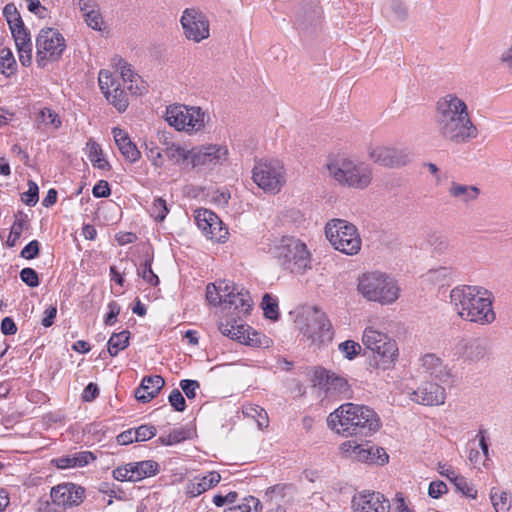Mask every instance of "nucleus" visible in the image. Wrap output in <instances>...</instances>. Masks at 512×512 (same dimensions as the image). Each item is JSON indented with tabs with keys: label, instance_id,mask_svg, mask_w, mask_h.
Here are the masks:
<instances>
[{
	"label": "nucleus",
	"instance_id": "nucleus-1",
	"mask_svg": "<svg viewBox=\"0 0 512 512\" xmlns=\"http://www.w3.org/2000/svg\"><path fill=\"white\" fill-rule=\"evenodd\" d=\"M435 127L442 140L455 145L469 143L479 135L467 103L455 93L436 102Z\"/></svg>",
	"mask_w": 512,
	"mask_h": 512
},
{
	"label": "nucleus",
	"instance_id": "nucleus-2",
	"mask_svg": "<svg viewBox=\"0 0 512 512\" xmlns=\"http://www.w3.org/2000/svg\"><path fill=\"white\" fill-rule=\"evenodd\" d=\"M328 427L344 437H369L381 426L380 418L371 408L354 403H345L327 417Z\"/></svg>",
	"mask_w": 512,
	"mask_h": 512
},
{
	"label": "nucleus",
	"instance_id": "nucleus-3",
	"mask_svg": "<svg viewBox=\"0 0 512 512\" xmlns=\"http://www.w3.org/2000/svg\"><path fill=\"white\" fill-rule=\"evenodd\" d=\"M493 295L481 286L459 285L450 291V302L466 321L487 325L495 320Z\"/></svg>",
	"mask_w": 512,
	"mask_h": 512
},
{
	"label": "nucleus",
	"instance_id": "nucleus-4",
	"mask_svg": "<svg viewBox=\"0 0 512 512\" xmlns=\"http://www.w3.org/2000/svg\"><path fill=\"white\" fill-rule=\"evenodd\" d=\"M357 292L366 301L385 306L391 305L399 299L401 289L393 276L374 270L364 272L358 277Z\"/></svg>",
	"mask_w": 512,
	"mask_h": 512
},
{
	"label": "nucleus",
	"instance_id": "nucleus-5",
	"mask_svg": "<svg viewBox=\"0 0 512 512\" xmlns=\"http://www.w3.org/2000/svg\"><path fill=\"white\" fill-rule=\"evenodd\" d=\"M329 176L339 185L363 190L373 179L372 167L354 157L337 156L327 163Z\"/></svg>",
	"mask_w": 512,
	"mask_h": 512
},
{
	"label": "nucleus",
	"instance_id": "nucleus-6",
	"mask_svg": "<svg viewBox=\"0 0 512 512\" xmlns=\"http://www.w3.org/2000/svg\"><path fill=\"white\" fill-rule=\"evenodd\" d=\"M269 252L280 265L295 274L311 269V254L306 244L293 236H282L273 240Z\"/></svg>",
	"mask_w": 512,
	"mask_h": 512
},
{
	"label": "nucleus",
	"instance_id": "nucleus-7",
	"mask_svg": "<svg viewBox=\"0 0 512 512\" xmlns=\"http://www.w3.org/2000/svg\"><path fill=\"white\" fill-rule=\"evenodd\" d=\"M325 235L335 250L356 255L361 249V238L356 226L343 219H332L325 226Z\"/></svg>",
	"mask_w": 512,
	"mask_h": 512
},
{
	"label": "nucleus",
	"instance_id": "nucleus-8",
	"mask_svg": "<svg viewBox=\"0 0 512 512\" xmlns=\"http://www.w3.org/2000/svg\"><path fill=\"white\" fill-rule=\"evenodd\" d=\"M362 343L367 350L372 352L375 365L379 368H389L398 356L395 340L373 327L365 328Z\"/></svg>",
	"mask_w": 512,
	"mask_h": 512
},
{
	"label": "nucleus",
	"instance_id": "nucleus-9",
	"mask_svg": "<svg viewBox=\"0 0 512 512\" xmlns=\"http://www.w3.org/2000/svg\"><path fill=\"white\" fill-rule=\"evenodd\" d=\"M296 325L311 343H323L332 339L330 321L326 314L315 306L303 308L297 316Z\"/></svg>",
	"mask_w": 512,
	"mask_h": 512
},
{
	"label": "nucleus",
	"instance_id": "nucleus-10",
	"mask_svg": "<svg viewBox=\"0 0 512 512\" xmlns=\"http://www.w3.org/2000/svg\"><path fill=\"white\" fill-rule=\"evenodd\" d=\"M254 183L266 193H278L286 182L285 169L278 160H259L253 167Z\"/></svg>",
	"mask_w": 512,
	"mask_h": 512
},
{
	"label": "nucleus",
	"instance_id": "nucleus-11",
	"mask_svg": "<svg viewBox=\"0 0 512 512\" xmlns=\"http://www.w3.org/2000/svg\"><path fill=\"white\" fill-rule=\"evenodd\" d=\"M453 359L466 365L484 362L489 358V345L486 339L462 337L455 339L450 347Z\"/></svg>",
	"mask_w": 512,
	"mask_h": 512
},
{
	"label": "nucleus",
	"instance_id": "nucleus-12",
	"mask_svg": "<svg viewBox=\"0 0 512 512\" xmlns=\"http://www.w3.org/2000/svg\"><path fill=\"white\" fill-rule=\"evenodd\" d=\"M66 48L63 35L56 29L43 28L36 38V61L39 67L57 61Z\"/></svg>",
	"mask_w": 512,
	"mask_h": 512
},
{
	"label": "nucleus",
	"instance_id": "nucleus-13",
	"mask_svg": "<svg viewBox=\"0 0 512 512\" xmlns=\"http://www.w3.org/2000/svg\"><path fill=\"white\" fill-rule=\"evenodd\" d=\"M226 144L208 143L193 147L192 168L214 169L223 166L229 158Z\"/></svg>",
	"mask_w": 512,
	"mask_h": 512
},
{
	"label": "nucleus",
	"instance_id": "nucleus-14",
	"mask_svg": "<svg viewBox=\"0 0 512 512\" xmlns=\"http://www.w3.org/2000/svg\"><path fill=\"white\" fill-rule=\"evenodd\" d=\"M339 449L344 457L359 462L383 465L389 459L384 448L376 447L369 443L359 444L354 440H347L340 445Z\"/></svg>",
	"mask_w": 512,
	"mask_h": 512
},
{
	"label": "nucleus",
	"instance_id": "nucleus-15",
	"mask_svg": "<svg viewBox=\"0 0 512 512\" xmlns=\"http://www.w3.org/2000/svg\"><path fill=\"white\" fill-rule=\"evenodd\" d=\"M160 472V465L154 460L129 462L113 469L112 476L120 482H139Z\"/></svg>",
	"mask_w": 512,
	"mask_h": 512
},
{
	"label": "nucleus",
	"instance_id": "nucleus-16",
	"mask_svg": "<svg viewBox=\"0 0 512 512\" xmlns=\"http://www.w3.org/2000/svg\"><path fill=\"white\" fill-rule=\"evenodd\" d=\"M185 37L195 43L207 39L210 35L209 21L199 10L187 8L180 19Z\"/></svg>",
	"mask_w": 512,
	"mask_h": 512
},
{
	"label": "nucleus",
	"instance_id": "nucleus-17",
	"mask_svg": "<svg viewBox=\"0 0 512 512\" xmlns=\"http://www.w3.org/2000/svg\"><path fill=\"white\" fill-rule=\"evenodd\" d=\"M99 87L107 101L119 112H124L129 105L128 97L117 80L108 70H101L98 76Z\"/></svg>",
	"mask_w": 512,
	"mask_h": 512
},
{
	"label": "nucleus",
	"instance_id": "nucleus-18",
	"mask_svg": "<svg viewBox=\"0 0 512 512\" xmlns=\"http://www.w3.org/2000/svg\"><path fill=\"white\" fill-rule=\"evenodd\" d=\"M369 158L384 167L398 168L411 161V153L407 149L377 145L368 150Z\"/></svg>",
	"mask_w": 512,
	"mask_h": 512
},
{
	"label": "nucleus",
	"instance_id": "nucleus-19",
	"mask_svg": "<svg viewBox=\"0 0 512 512\" xmlns=\"http://www.w3.org/2000/svg\"><path fill=\"white\" fill-rule=\"evenodd\" d=\"M195 221L198 228L208 239L216 242L226 241L228 229L213 211L203 208L196 210Z\"/></svg>",
	"mask_w": 512,
	"mask_h": 512
},
{
	"label": "nucleus",
	"instance_id": "nucleus-20",
	"mask_svg": "<svg viewBox=\"0 0 512 512\" xmlns=\"http://www.w3.org/2000/svg\"><path fill=\"white\" fill-rule=\"evenodd\" d=\"M219 330L225 336L251 347H268L269 339L249 326L220 323Z\"/></svg>",
	"mask_w": 512,
	"mask_h": 512
},
{
	"label": "nucleus",
	"instance_id": "nucleus-21",
	"mask_svg": "<svg viewBox=\"0 0 512 512\" xmlns=\"http://www.w3.org/2000/svg\"><path fill=\"white\" fill-rule=\"evenodd\" d=\"M50 496L55 505L66 509L79 506L85 499V490L74 483H63L53 487Z\"/></svg>",
	"mask_w": 512,
	"mask_h": 512
},
{
	"label": "nucleus",
	"instance_id": "nucleus-22",
	"mask_svg": "<svg viewBox=\"0 0 512 512\" xmlns=\"http://www.w3.org/2000/svg\"><path fill=\"white\" fill-rule=\"evenodd\" d=\"M352 507L355 512H389L390 502L379 492L363 491L353 497Z\"/></svg>",
	"mask_w": 512,
	"mask_h": 512
},
{
	"label": "nucleus",
	"instance_id": "nucleus-23",
	"mask_svg": "<svg viewBox=\"0 0 512 512\" xmlns=\"http://www.w3.org/2000/svg\"><path fill=\"white\" fill-rule=\"evenodd\" d=\"M315 377L318 383L325 387L327 394L341 396L345 399L351 397L350 385L344 377L322 368L315 371Z\"/></svg>",
	"mask_w": 512,
	"mask_h": 512
},
{
	"label": "nucleus",
	"instance_id": "nucleus-24",
	"mask_svg": "<svg viewBox=\"0 0 512 512\" xmlns=\"http://www.w3.org/2000/svg\"><path fill=\"white\" fill-rule=\"evenodd\" d=\"M411 400L427 406L441 405L445 401V389L437 383L425 382L412 392Z\"/></svg>",
	"mask_w": 512,
	"mask_h": 512
},
{
	"label": "nucleus",
	"instance_id": "nucleus-25",
	"mask_svg": "<svg viewBox=\"0 0 512 512\" xmlns=\"http://www.w3.org/2000/svg\"><path fill=\"white\" fill-rule=\"evenodd\" d=\"M113 66L119 71L121 79L127 84L128 90L134 95H141L146 92L147 86L139 75L134 73L131 65L123 58L115 56L112 59Z\"/></svg>",
	"mask_w": 512,
	"mask_h": 512
},
{
	"label": "nucleus",
	"instance_id": "nucleus-26",
	"mask_svg": "<svg viewBox=\"0 0 512 512\" xmlns=\"http://www.w3.org/2000/svg\"><path fill=\"white\" fill-rule=\"evenodd\" d=\"M418 370L425 375L436 379H444L449 376L447 366L435 353H426L418 359Z\"/></svg>",
	"mask_w": 512,
	"mask_h": 512
},
{
	"label": "nucleus",
	"instance_id": "nucleus-27",
	"mask_svg": "<svg viewBox=\"0 0 512 512\" xmlns=\"http://www.w3.org/2000/svg\"><path fill=\"white\" fill-rule=\"evenodd\" d=\"M164 384L165 381L160 375L145 376L135 390V398L142 403H147L157 396Z\"/></svg>",
	"mask_w": 512,
	"mask_h": 512
},
{
	"label": "nucleus",
	"instance_id": "nucleus-28",
	"mask_svg": "<svg viewBox=\"0 0 512 512\" xmlns=\"http://www.w3.org/2000/svg\"><path fill=\"white\" fill-rule=\"evenodd\" d=\"M18 51L19 61L23 66H29L32 62V41L25 26L11 30Z\"/></svg>",
	"mask_w": 512,
	"mask_h": 512
},
{
	"label": "nucleus",
	"instance_id": "nucleus-29",
	"mask_svg": "<svg viewBox=\"0 0 512 512\" xmlns=\"http://www.w3.org/2000/svg\"><path fill=\"white\" fill-rule=\"evenodd\" d=\"M115 144L123 157L130 163L138 161L141 157V152L137 146L131 141L129 135L124 130L115 127L112 130Z\"/></svg>",
	"mask_w": 512,
	"mask_h": 512
},
{
	"label": "nucleus",
	"instance_id": "nucleus-30",
	"mask_svg": "<svg viewBox=\"0 0 512 512\" xmlns=\"http://www.w3.org/2000/svg\"><path fill=\"white\" fill-rule=\"evenodd\" d=\"M96 460V456L90 451H80L69 455H63L51 460L58 469L84 467Z\"/></svg>",
	"mask_w": 512,
	"mask_h": 512
},
{
	"label": "nucleus",
	"instance_id": "nucleus-31",
	"mask_svg": "<svg viewBox=\"0 0 512 512\" xmlns=\"http://www.w3.org/2000/svg\"><path fill=\"white\" fill-rule=\"evenodd\" d=\"M78 6L86 24L96 31H102L104 20L98 4L94 0H79Z\"/></svg>",
	"mask_w": 512,
	"mask_h": 512
},
{
	"label": "nucleus",
	"instance_id": "nucleus-32",
	"mask_svg": "<svg viewBox=\"0 0 512 512\" xmlns=\"http://www.w3.org/2000/svg\"><path fill=\"white\" fill-rule=\"evenodd\" d=\"M186 113V130L188 134H196L205 129L209 121V115L202 108L197 106H187Z\"/></svg>",
	"mask_w": 512,
	"mask_h": 512
},
{
	"label": "nucleus",
	"instance_id": "nucleus-33",
	"mask_svg": "<svg viewBox=\"0 0 512 512\" xmlns=\"http://www.w3.org/2000/svg\"><path fill=\"white\" fill-rule=\"evenodd\" d=\"M35 125L39 130H58L62 120L54 110L44 107L35 115Z\"/></svg>",
	"mask_w": 512,
	"mask_h": 512
},
{
	"label": "nucleus",
	"instance_id": "nucleus-34",
	"mask_svg": "<svg viewBox=\"0 0 512 512\" xmlns=\"http://www.w3.org/2000/svg\"><path fill=\"white\" fill-rule=\"evenodd\" d=\"M187 106L174 104L170 105L166 108V112L164 115L167 123L174 127L177 131L186 130V113Z\"/></svg>",
	"mask_w": 512,
	"mask_h": 512
},
{
	"label": "nucleus",
	"instance_id": "nucleus-35",
	"mask_svg": "<svg viewBox=\"0 0 512 512\" xmlns=\"http://www.w3.org/2000/svg\"><path fill=\"white\" fill-rule=\"evenodd\" d=\"M164 152L167 158L174 164L187 163L192 166L193 147L187 148L177 143H171L165 148Z\"/></svg>",
	"mask_w": 512,
	"mask_h": 512
},
{
	"label": "nucleus",
	"instance_id": "nucleus-36",
	"mask_svg": "<svg viewBox=\"0 0 512 512\" xmlns=\"http://www.w3.org/2000/svg\"><path fill=\"white\" fill-rule=\"evenodd\" d=\"M224 304H228L242 313H247L252 307V300L249 292L238 286L229 298H224Z\"/></svg>",
	"mask_w": 512,
	"mask_h": 512
},
{
	"label": "nucleus",
	"instance_id": "nucleus-37",
	"mask_svg": "<svg viewBox=\"0 0 512 512\" xmlns=\"http://www.w3.org/2000/svg\"><path fill=\"white\" fill-rule=\"evenodd\" d=\"M450 196L460 200L463 203H468L475 200L479 195V189L476 186L463 185L452 182L448 189Z\"/></svg>",
	"mask_w": 512,
	"mask_h": 512
},
{
	"label": "nucleus",
	"instance_id": "nucleus-38",
	"mask_svg": "<svg viewBox=\"0 0 512 512\" xmlns=\"http://www.w3.org/2000/svg\"><path fill=\"white\" fill-rule=\"evenodd\" d=\"M220 480V474L216 471H211L207 475L198 479L197 482L192 483L189 486V493L194 497L198 496L207 491L208 489L217 485L220 482Z\"/></svg>",
	"mask_w": 512,
	"mask_h": 512
},
{
	"label": "nucleus",
	"instance_id": "nucleus-39",
	"mask_svg": "<svg viewBox=\"0 0 512 512\" xmlns=\"http://www.w3.org/2000/svg\"><path fill=\"white\" fill-rule=\"evenodd\" d=\"M385 13L396 22L406 21L409 15L408 7L402 0H390L386 5Z\"/></svg>",
	"mask_w": 512,
	"mask_h": 512
},
{
	"label": "nucleus",
	"instance_id": "nucleus-40",
	"mask_svg": "<svg viewBox=\"0 0 512 512\" xmlns=\"http://www.w3.org/2000/svg\"><path fill=\"white\" fill-rule=\"evenodd\" d=\"M490 498L496 512H512V494L493 488Z\"/></svg>",
	"mask_w": 512,
	"mask_h": 512
},
{
	"label": "nucleus",
	"instance_id": "nucleus-41",
	"mask_svg": "<svg viewBox=\"0 0 512 512\" xmlns=\"http://www.w3.org/2000/svg\"><path fill=\"white\" fill-rule=\"evenodd\" d=\"M87 156L94 167L99 169H107L109 163L104 159L102 149L99 144L89 140L86 144Z\"/></svg>",
	"mask_w": 512,
	"mask_h": 512
},
{
	"label": "nucleus",
	"instance_id": "nucleus-42",
	"mask_svg": "<svg viewBox=\"0 0 512 512\" xmlns=\"http://www.w3.org/2000/svg\"><path fill=\"white\" fill-rule=\"evenodd\" d=\"M130 333L127 330L119 333H113L108 340V352L111 356H116L124 350L129 344Z\"/></svg>",
	"mask_w": 512,
	"mask_h": 512
},
{
	"label": "nucleus",
	"instance_id": "nucleus-43",
	"mask_svg": "<svg viewBox=\"0 0 512 512\" xmlns=\"http://www.w3.org/2000/svg\"><path fill=\"white\" fill-rule=\"evenodd\" d=\"M243 413L246 417L254 419L260 429L266 428L269 424L267 412L258 405L245 406Z\"/></svg>",
	"mask_w": 512,
	"mask_h": 512
},
{
	"label": "nucleus",
	"instance_id": "nucleus-44",
	"mask_svg": "<svg viewBox=\"0 0 512 512\" xmlns=\"http://www.w3.org/2000/svg\"><path fill=\"white\" fill-rule=\"evenodd\" d=\"M260 501L253 497H245L241 503L230 506L224 512H258Z\"/></svg>",
	"mask_w": 512,
	"mask_h": 512
},
{
	"label": "nucleus",
	"instance_id": "nucleus-45",
	"mask_svg": "<svg viewBox=\"0 0 512 512\" xmlns=\"http://www.w3.org/2000/svg\"><path fill=\"white\" fill-rule=\"evenodd\" d=\"M3 15L9 25L10 31L21 28V26L24 25L20 13L13 3H9L4 7Z\"/></svg>",
	"mask_w": 512,
	"mask_h": 512
},
{
	"label": "nucleus",
	"instance_id": "nucleus-46",
	"mask_svg": "<svg viewBox=\"0 0 512 512\" xmlns=\"http://www.w3.org/2000/svg\"><path fill=\"white\" fill-rule=\"evenodd\" d=\"M137 273L142 279L152 286H157L159 284L158 276L152 270V258L147 257L138 269Z\"/></svg>",
	"mask_w": 512,
	"mask_h": 512
},
{
	"label": "nucleus",
	"instance_id": "nucleus-47",
	"mask_svg": "<svg viewBox=\"0 0 512 512\" xmlns=\"http://www.w3.org/2000/svg\"><path fill=\"white\" fill-rule=\"evenodd\" d=\"M144 151H145L146 157L149 159V161L151 162V164L154 167L159 168V167L163 166V164H164L163 155H162L160 149L158 148V146L154 142H152V141L145 142Z\"/></svg>",
	"mask_w": 512,
	"mask_h": 512
},
{
	"label": "nucleus",
	"instance_id": "nucleus-48",
	"mask_svg": "<svg viewBox=\"0 0 512 512\" xmlns=\"http://www.w3.org/2000/svg\"><path fill=\"white\" fill-rule=\"evenodd\" d=\"M0 66L3 69V73L8 75L16 71L17 64L11 49L2 48L0 50Z\"/></svg>",
	"mask_w": 512,
	"mask_h": 512
},
{
	"label": "nucleus",
	"instance_id": "nucleus-49",
	"mask_svg": "<svg viewBox=\"0 0 512 512\" xmlns=\"http://www.w3.org/2000/svg\"><path fill=\"white\" fill-rule=\"evenodd\" d=\"M457 491L461 492L464 496L475 499L477 490L475 487L463 476L458 475L452 482Z\"/></svg>",
	"mask_w": 512,
	"mask_h": 512
},
{
	"label": "nucleus",
	"instance_id": "nucleus-50",
	"mask_svg": "<svg viewBox=\"0 0 512 512\" xmlns=\"http://www.w3.org/2000/svg\"><path fill=\"white\" fill-rule=\"evenodd\" d=\"M262 308L266 318L276 320L279 316L278 303L275 298L265 294L262 298Z\"/></svg>",
	"mask_w": 512,
	"mask_h": 512
},
{
	"label": "nucleus",
	"instance_id": "nucleus-51",
	"mask_svg": "<svg viewBox=\"0 0 512 512\" xmlns=\"http://www.w3.org/2000/svg\"><path fill=\"white\" fill-rule=\"evenodd\" d=\"M149 212L155 220L159 222L163 221L168 213L166 201L162 198H155Z\"/></svg>",
	"mask_w": 512,
	"mask_h": 512
},
{
	"label": "nucleus",
	"instance_id": "nucleus-52",
	"mask_svg": "<svg viewBox=\"0 0 512 512\" xmlns=\"http://www.w3.org/2000/svg\"><path fill=\"white\" fill-rule=\"evenodd\" d=\"M186 438H187V435L183 429H175L167 435L160 436L158 438V441L165 446H171V445L180 443L181 441L185 440Z\"/></svg>",
	"mask_w": 512,
	"mask_h": 512
},
{
	"label": "nucleus",
	"instance_id": "nucleus-53",
	"mask_svg": "<svg viewBox=\"0 0 512 512\" xmlns=\"http://www.w3.org/2000/svg\"><path fill=\"white\" fill-rule=\"evenodd\" d=\"M25 226V221L23 219L17 220L13 223L11 227L10 234L7 239V245L9 247H14L16 245L17 240L20 238Z\"/></svg>",
	"mask_w": 512,
	"mask_h": 512
},
{
	"label": "nucleus",
	"instance_id": "nucleus-54",
	"mask_svg": "<svg viewBox=\"0 0 512 512\" xmlns=\"http://www.w3.org/2000/svg\"><path fill=\"white\" fill-rule=\"evenodd\" d=\"M136 442L147 441L156 435V428L153 425H141L134 429Z\"/></svg>",
	"mask_w": 512,
	"mask_h": 512
},
{
	"label": "nucleus",
	"instance_id": "nucleus-55",
	"mask_svg": "<svg viewBox=\"0 0 512 512\" xmlns=\"http://www.w3.org/2000/svg\"><path fill=\"white\" fill-rule=\"evenodd\" d=\"M339 350L349 360H352L361 350V346L352 340H347L339 345Z\"/></svg>",
	"mask_w": 512,
	"mask_h": 512
},
{
	"label": "nucleus",
	"instance_id": "nucleus-56",
	"mask_svg": "<svg viewBox=\"0 0 512 512\" xmlns=\"http://www.w3.org/2000/svg\"><path fill=\"white\" fill-rule=\"evenodd\" d=\"M21 280L29 287H37L39 285V277L37 272L32 268H23L20 272Z\"/></svg>",
	"mask_w": 512,
	"mask_h": 512
},
{
	"label": "nucleus",
	"instance_id": "nucleus-57",
	"mask_svg": "<svg viewBox=\"0 0 512 512\" xmlns=\"http://www.w3.org/2000/svg\"><path fill=\"white\" fill-rule=\"evenodd\" d=\"M170 405L178 412H182L186 408V401L182 393L178 389H173L168 397Z\"/></svg>",
	"mask_w": 512,
	"mask_h": 512
},
{
	"label": "nucleus",
	"instance_id": "nucleus-58",
	"mask_svg": "<svg viewBox=\"0 0 512 512\" xmlns=\"http://www.w3.org/2000/svg\"><path fill=\"white\" fill-rule=\"evenodd\" d=\"M21 200L28 206H34L38 202V186L29 182V189L21 196Z\"/></svg>",
	"mask_w": 512,
	"mask_h": 512
},
{
	"label": "nucleus",
	"instance_id": "nucleus-59",
	"mask_svg": "<svg viewBox=\"0 0 512 512\" xmlns=\"http://www.w3.org/2000/svg\"><path fill=\"white\" fill-rule=\"evenodd\" d=\"M200 385L196 380L184 379L180 381V388L188 399H193L196 396V391Z\"/></svg>",
	"mask_w": 512,
	"mask_h": 512
},
{
	"label": "nucleus",
	"instance_id": "nucleus-60",
	"mask_svg": "<svg viewBox=\"0 0 512 512\" xmlns=\"http://www.w3.org/2000/svg\"><path fill=\"white\" fill-rule=\"evenodd\" d=\"M220 294L217 284L212 283L207 285L206 299L211 305L218 306L222 303Z\"/></svg>",
	"mask_w": 512,
	"mask_h": 512
},
{
	"label": "nucleus",
	"instance_id": "nucleus-61",
	"mask_svg": "<svg viewBox=\"0 0 512 512\" xmlns=\"http://www.w3.org/2000/svg\"><path fill=\"white\" fill-rule=\"evenodd\" d=\"M39 254V242L37 240L30 241L21 251V257L25 259H34Z\"/></svg>",
	"mask_w": 512,
	"mask_h": 512
},
{
	"label": "nucleus",
	"instance_id": "nucleus-62",
	"mask_svg": "<svg viewBox=\"0 0 512 512\" xmlns=\"http://www.w3.org/2000/svg\"><path fill=\"white\" fill-rule=\"evenodd\" d=\"M447 485L442 481H433L430 483L428 488V495L432 498H439L443 494L447 493Z\"/></svg>",
	"mask_w": 512,
	"mask_h": 512
},
{
	"label": "nucleus",
	"instance_id": "nucleus-63",
	"mask_svg": "<svg viewBox=\"0 0 512 512\" xmlns=\"http://www.w3.org/2000/svg\"><path fill=\"white\" fill-rule=\"evenodd\" d=\"M238 494L234 491L227 493L226 495L217 494L213 497V503L217 507H222L226 504H234L237 500Z\"/></svg>",
	"mask_w": 512,
	"mask_h": 512
},
{
	"label": "nucleus",
	"instance_id": "nucleus-64",
	"mask_svg": "<svg viewBox=\"0 0 512 512\" xmlns=\"http://www.w3.org/2000/svg\"><path fill=\"white\" fill-rule=\"evenodd\" d=\"M499 60L508 72L512 74V44L502 51Z\"/></svg>",
	"mask_w": 512,
	"mask_h": 512
}]
</instances>
